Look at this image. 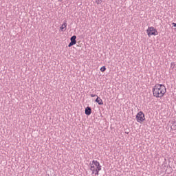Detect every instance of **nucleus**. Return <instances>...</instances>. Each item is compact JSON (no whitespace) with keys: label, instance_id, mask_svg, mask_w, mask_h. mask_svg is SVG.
Returning a JSON list of instances; mask_svg holds the SVG:
<instances>
[{"label":"nucleus","instance_id":"obj_9","mask_svg":"<svg viewBox=\"0 0 176 176\" xmlns=\"http://www.w3.org/2000/svg\"><path fill=\"white\" fill-rule=\"evenodd\" d=\"M96 5H101L102 3V0H95Z\"/></svg>","mask_w":176,"mask_h":176},{"label":"nucleus","instance_id":"obj_7","mask_svg":"<svg viewBox=\"0 0 176 176\" xmlns=\"http://www.w3.org/2000/svg\"><path fill=\"white\" fill-rule=\"evenodd\" d=\"M85 115H87L88 116L91 115V108H90L89 107H86Z\"/></svg>","mask_w":176,"mask_h":176},{"label":"nucleus","instance_id":"obj_2","mask_svg":"<svg viewBox=\"0 0 176 176\" xmlns=\"http://www.w3.org/2000/svg\"><path fill=\"white\" fill-rule=\"evenodd\" d=\"M91 170L92 171V174L98 175V173L101 171V165H100V162H98V161H92V163L91 164Z\"/></svg>","mask_w":176,"mask_h":176},{"label":"nucleus","instance_id":"obj_6","mask_svg":"<svg viewBox=\"0 0 176 176\" xmlns=\"http://www.w3.org/2000/svg\"><path fill=\"white\" fill-rule=\"evenodd\" d=\"M95 101L96 102H97V104H98V105H104V102L102 101V99H101V98L98 96H97Z\"/></svg>","mask_w":176,"mask_h":176},{"label":"nucleus","instance_id":"obj_8","mask_svg":"<svg viewBox=\"0 0 176 176\" xmlns=\"http://www.w3.org/2000/svg\"><path fill=\"white\" fill-rule=\"evenodd\" d=\"M60 30L62 31H65L67 30V22H64L60 26Z\"/></svg>","mask_w":176,"mask_h":176},{"label":"nucleus","instance_id":"obj_1","mask_svg":"<svg viewBox=\"0 0 176 176\" xmlns=\"http://www.w3.org/2000/svg\"><path fill=\"white\" fill-rule=\"evenodd\" d=\"M153 96L155 97V98H162L164 97V94L167 91V89H166V86L162 84H156L152 89Z\"/></svg>","mask_w":176,"mask_h":176},{"label":"nucleus","instance_id":"obj_12","mask_svg":"<svg viewBox=\"0 0 176 176\" xmlns=\"http://www.w3.org/2000/svg\"><path fill=\"white\" fill-rule=\"evenodd\" d=\"M172 24H173V27H176V23H173Z\"/></svg>","mask_w":176,"mask_h":176},{"label":"nucleus","instance_id":"obj_5","mask_svg":"<svg viewBox=\"0 0 176 176\" xmlns=\"http://www.w3.org/2000/svg\"><path fill=\"white\" fill-rule=\"evenodd\" d=\"M71 42L68 45V47H71L74 46V45H76V36H73L70 38Z\"/></svg>","mask_w":176,"mask_h":176},{"label":"nucleus","instance_id":"obj_13","mask_svg":"<svg viewBox=\"0 0 176 176\" xmlns=\"http://www.w3.org/2000/svg\"><path fill=\"white\" fill-rule=\"evenodd\" d=\"M58 1V2H63V1H64V0H57Z\"/></svg>","mask_w":176,"mask_h":176},{"label":"nucleus","instance_id":"obj_4","mask_svg":"<svg viewBox=\"0 0 176 176\" xmlns=\"http://www.w3.org/2000/svg\"><path fill=\"white\" fill-rule=\"evenodd\" d=\"M136 120L138 123H142L145 121V114L142 111H140L136 115Z\"/></svg>","mask_w":176,"mask_h":176},{"label":"nucleus","instance_id":"obj_3","mask_svg":"<svg viewBox=\"0 0 176 176\" xmlns=\"http://www.w3.org/2000/svg\"><path fill=\"white\" fill-rule=\"evenodd\" d=\"M146 32L149 38L152 36H156L157 35H159V32H157V30L153 26L148 27L146 30Z\"/></svg>","mask_w":176,"mask_h":176},{"label":"nucleus","instance_id":"obj_11","mask_svg":"<svg viewBox=\"0 0 176 176\" xmlns=\"http://www.w3.org/2000/svg\"><path fill=\"white\" fill-rule=\"evenodd\" d=\"M90 96H91V97H98V96H97L96 94H91Z\"/></svg>","mask_w":176,"mask_h":176},{"label":"nucleus","instance_id":"obj_10","mask_svg":"<svg viewBox=\"0 0 176 176\" xmlns=\"http://www.w3.org/2000/svg\"><path fill=\"white\" fill-rule=\"evenodd\" d=\"M100 71L101 72H105V71H107V67H105V66L102 67Z\"/></svg>","mask_w":176,"mask_h":176}]
</instances>
